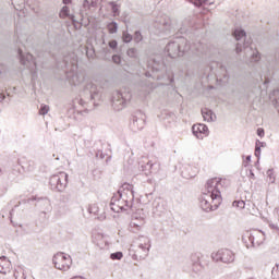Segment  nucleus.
Here are the masks:
<instances>
[{"instance_id": "20e7f679", "label": "nucleus", "mask_w": 279, "mask_h": 279, "mask_svg": "<svg viewBox=\"0 0 279 279\" xmlns=\"http://www.w3.org/2000/svg\"><path fill=\"white\" fill-rule=\"evenodd\" d=\"M69 175L64 172H61L57 175L51 177L50 184L54 186L58 191H64L66 189Z\"/></svg>"}, {"instance_id": "7ed1b4c3", "label": "nucleus", "mask_w": 279, "mask_h": 279, "mask_svg": "<svg viewBox=\"0 0 279 279\" xmlns=\"http://www.w3.org/2000/svg\"><path fill=\"white\" fill-rule=\"evenodd\" d=\"M211 258L216 263H234V252L228 248H220L211 254Z\"/></svg>"}, {"instance_id": "f8f14e48", "label": "nucleus", "mask_w": 279, "mask_h": 279, "mask_svg": "<svg viewBox=\"0 0 279 279\" xmlns=\"http://www.w3.org/2000/svg\"><path fill=\"white\" fill-rule=\"evenodd\" d=\"M233 36L236 40H241V38L245 37V31L235 29Z\"/></svg>"}, {"instance_id": "1a4fd4ad", "label": "nucleus", "mask_w": 279, "mask_h": 279, "mask_svg": "<svg viewBox=\"0 0 279 279\" xmlns=\"http://www.w3.org/2000/svg\"><path fill=\"white\" fill-rule=\"evenodd\" d=\"M266 175L269 184H274V182H276V172H274V170H268Z\"/></svg>"}, {"instance_id": "4468645a", "label": "nucleus", "mask_w": 279, "mask_h": 279, "mask_svg": "<svg viewBox=\"0 0 279 279\" xmlns=\"http://www.w3.org/2000/svg\"><path fill=\"white\" fill-rule=\"evenodd\" d=\"M111 260H121V258H123V253L122 252H117V253H112L110 255Z\"/></svg>"}, {"instance_id": "dca6fc26", "label": "nucleus", "mask_w": 279, "mask_h": 279, "mask_svg": "<svg viewBox=\"0 0 279 279\" xmlns=\"http://www.w3.org/2000/svg\"><path fill=\"white\" fill-rule=\"evenodd\" d=\"M69 12H70L69 7H63L60 12L61 19H66V16H69Z\"/></svg>"}, {"instance_id": "b1692460", "label": "nucleus", "mask_w": 279, "mask_h": 279, "mask_svg": "<svg viewBox=\"0 0 279 279\" xmlns=\"http://www.w3.org/2000/svg\"><path fill=\"white\" fill-rule=\"evenodd\" d=\"M134 53H136V50H134V49L128 50V56H134Z\"/></svg>"}, {"instance_id": "cd10ccee", "label": "nucleus", "mask_w": 279, "mask_h": 279, "mask_svg": "<svg viewBox=\"0 0 279 279\" xmlns=\"http://www.w3.org/2000/svg\"><path fill=\"white\" fill-rule=\"evenodd\" d=\"M63 3H64L65 5H69V3H71V0H63Z\"/></svg>"}, {"instance_id": "bb28decb", "label": "nucleus", "mask_w": 279, "mask_h": 279, "mask_svg": "<svg viewBox=\"0 0 279 279\" xmlns=\"http://www.w3.org/2000/svg\"><path fill=\"white\" fill-rule=\"evenodd\" d=\"M258 154H260V148L255 149V156H258Z\"/></svg>"}, {"instance_id": "aec40b11", "label": "nucleus", "mask_w": 279, "mask_h": 279, "mask_svg": "<svg viewBox=\"0 0 279 279\" xmlns=\"http://www.w3.org/2000/svg\"><path fill=\"white\" fill-rule=\"evenodd\" d=\"M203 117H204L205 121H213V117H210L209 113H206L203 111Z\"/></svg>"}, {"instance_id": "a878e982", "label": "nucleus", "mask_w": 279, "mask_h": 279, "mask_svg": "<svg viewBox=\"0 0 279 279\" xmlns=\"http://www.w3.org/2000/svg\"><path fill=\"white\" fill-rule=\"evenodd\" d=\"M194 5H198V7L202 5V0H195Z\"/></svg>"}, {"instance_id": "a211bd4d", "label": "nucleus", "mask_w": 279, "mask_h": 279, "mask_svg": "<svg viewBox=\"0 0 279 279\" xmlns=\"http://www.w3.org/2000/svg\"><path fill=\"white\" fill-rule=\"evenodd\" d=\"M47 112H49V106L41 105L40 110H39V114H47Z\"/></svg>"}, {"instance_id": "f257e3e1", "label": "nucleus", "mask_w": 279, "mask_h": 279, "mask_svg": "<svg viewBox=\"0 0 279 279\" xmlns=\"http://www.w3.org/2000/svg\"><path fill=\"white\" fill-rule=\"evenodd\" d=\"M228 189H230V180L219 177L209 179L205 185V197L201 201V208L206 213L217 210L223 202L221 191H228Z\"/></svg>"}, {"instance_id": "5701e85b", "label": "nucleus", "mask_w": 279, "mask_h": 279, "mask_svg": "<svg viewBox=\"0 0 279 279\" xmlns=\"http://www.w3.org/2000/svg\"><path fill=\"white\" fill-rule=\"evenodd\" d=\"M135 38H136V40H143V37L141 36V33H138V32H136L135 33Z\"/></svg>"}, {"instance_id": "2eb2a0df", "label": "nucleus", "mask_w": 279, "mask_h": 279, "mask_svg": "<svg viewBox=\"0 0 279 279\" xmlns=\"http://www.w3.org/2000/svg\"><path fill=\"white\" fill-rule=\"evenodd\" d=\"M271 276L274 279H279V264L272 268Z\"/></svg>"}, {"instance_id": "0eeeda50", "label": "nucleus", "mask_w": 279, "mask_h": 279, "mask_svg": "<svg viewBox=\"0 0 279 279\" xmlns=\"http://www.w3.org/2000/svg\"><path fill=\"white\" fill-rule=\"evenodd\" d=\"M107 8L108 10H111L113 16H119V14L121 13V4L117 2H108Z\"/></svg>"}, {"instance_id": "4be33fe9", "label": "nucleus", "mask_w": 279, "mask_h": 279, "mask_svg": "<svg viewBox=\"0 0 279 279\" xmlns=\"http://www.w3.org/2000/svg\"><path fill=\"white\" fill-rule=\"evenodd\" d=\"M117 46H118L117 40H111V41H109V47H110L111 49H117Z\"/></svg>"}, {"instance_id": "423d86ee", "label": "nucleus", "mask_w": 279, "mask_h": 279, "mask_svg": "<svg viewBox=\"0 0 279 279\" xmlns=\"http://www.w3.org/2000/svg\"><path fill=\"white\" fill-rule=\"evenodd\" d=\"M192 132L194 136H196V138H206V136L208 135V126H206L205 124H194L192 126Z\"/></svg>"}, {"instance_id": "6ab92c4d", "label": "nucleus", "mask_w": 279, "mask_h": 279, "mask_svg": "<svg viewBox=\"0 0 279 279\" xmlns=\"http://www.w3.org/2000/svg\"><path fill=\"white\" fill-rule=\"evenodd\" d=\"M112 60H113V62L116 63V64H120L121 63V57L120 56H113L112 57Z\"/></svg>"}, {"instance_id": "f03ea898", "label": "nucleus", "mask_w": 279, "mask_h": 279, "mask_svg": "<svg viewBox=\"0 0 279 279\" xmlns=\"http://www.w3.org/2000/svg\"><path fill=\"white\" fill-rule=\"evenodd\" d=\"M53 265L56 269H59L60 271H69V269H71V265H73V259H71V255L57 253L53 256Z\"/></svg>"}, {"instance_id": "412c9836", "label": "nucleus", "mask_w": 279, "mask_h": 279, "mask_svg": "<svg viewBox=\"0 0 279 279\" xmlns=\"http://www.w3.org/2000/svg\"><path fill=\"white\" fill-rule=\"evenodd\" d=\"M257 136H260L262 138L265 136V130L263 128L257 129Z\"/></svg>"}, {"instance_id": "c85d7f7f", "label": "nucleus", "mask_w": 279, "mask_h": 279, "mask_svg": "<svg viewBox=\"0 0 279 279\" xmlns=\"http://www.w3.org/2000/svg\"><path fill=\"white\" fill-rule=\"evenodd\" d=\"M197 175V171L194 174H191L190 178H195Z\"/></svg>"}, {"instance_id": "6e6552de", "label": "nucleus", "mask_w": 279, "mask_h": 279, "mask_svg": "<svg viewBox=\"0 0 279 279\" xmlns=\"http://www.w3.org/2000/svg\"><path fill=\"white\" fill-rule=\"evenodd\" d=\"M93 243L102 250L104 245H106V240L104 239V234L97 233L93 236Z\"/></svg>"}, {"instance_id": "f3484780", "label": "nucleus", "mask_w": 279, "mask_h": 279, "mask_svg": "<svg viewBox=\"0 0 279 279\" xmlns=\"http://www.w3.org/2000/svg\"><path fill=\"white\" fill-rule=\"evenodd\" d=\"M122 40L124 41V43H131V40H132V35H130L129 33H123V35H122Z\"/></svg>"}, {"instance_id": "7c9ffc66", "label": "nucleus", "mask_w": 279, "mask_h": 279, "mask_svg": "<svg viewBox=\"0 0 279 279\" xmlns=\"http://www.w3.org/2000/svg\"><path fill=\"white\" fill-rule=\"evenodd\" d=\"M236 51L239 52V47H236Z\"/></svg>"}, {"instance_id": "c756f323", "label": "nucleus", "mask_w": 279, "mask_h": 279, "mask_svg": "<svg viewBox=\"0 0 279 279\" xmlns=\"http://www.w3.org/2000/svg\"><path fill=\"white\" fill-rule=\"evenodd\" d=\"M32 54H27V60H32Z\"/></svg>"}, {"instance_id": "9d476101", "label": "nucleus", "mask_w": 279, "mask_h": 279, "mask_svg": "<svg viewBox=\"0 0 279 279\" xmlns=\"http://www.w3.org/2000/svg\"><path fill=\"white\" fill-rule=\"evenodd\" d=\"M10 271V263L4 262L0 264V274H8Z\"/></svg>"}, {"instance_id": "39448f33", "label": "nucleus", "mask_w": 279, "mask_h": 279, "mask_svg": "<svg viewBox=\"0 0 279 279\" xmlns=\"http://www.w3.org/2000/svg\"><path fill=\"white\" fill-rule=\"evenodd\" d=\"M134 186L129 183H124L122 187L119 190V194L121 199L124 202H132L134 199Z\"/></svg>"}, {"instance_id": "393cba45", "label": "nucleus", "mask_w": 279, "mask_h": 279, "mask_svg": "<svg viewBox=\"0 0 279 279\" xmlns=\"http://www.w3.org/2000/svg\"><path fill=\"white\" fill-rule=\"evenodd\" d=\"M254 59V62H258V60H260V54L256 53L253 56Z\"/></svg>"}, {"instance_id": "9b49d317", "label": "nucleus", "mask_w": 279, "mask_h": 279, "mask_svg": "<svg viewBox=\"0 0 279 279\" xmlns=\"http://www.w3.org/2000/svg\"><path fill=\"white\" fill-rule=\"evenodd\" d=\"M107 29H108L109 34H117V29H118L117 23H114V22L109 23L107 25Z\"/></svg>"}, {"instance_id": "ddd939ff", "label": "nucleus", "mask_w": 279, "mask_h": 279, "mask_svg": "<svg viewBox=\"0 0 279 279\" xmlns=\"http://www.w3.org/2000/svg\"><path fill=\"white\" fill-rule=\"evenodd\" d=\"M232 206L234 208H240V210H243V208H245V201H235L233 202Z\"/></svg>"}]
</instances>
